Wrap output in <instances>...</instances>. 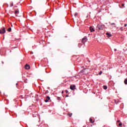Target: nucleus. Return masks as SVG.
<instances>
[{"instance_id":"obj_11","label":"nucleus","mask_w":127,"mask_h":127,"mask_svg":"<svg viewBox=\"0 0 127 127\" xmlns=\"http://www.w3.org/2000/svg\"><path fill=\"white\" fill-rule=\"evenodd\" d=\"M18 13H19V11H18V10L15 11V12H14L15 14H17Z\"/></svg>"},{"instance_id":"obj_27","label":"nucleus","mask_w":127,"mask_h":127,"mask_svg":"<svg viewBox=\"0 0 127 127\" xmlns=\"http://www.w3.org/2000/svg\"><path fill=\"white\" fill-rule=\"evenodd\" d=\"M114 51H117V49H115Z\"/></svg>"},{"instance_id":"obj_8","label":"nucleus","mask_w":127,"mask_h":127,"mask_svg":"<svg viewBox=\"0 0 127 127\" xmlns=\"http://www.w3.org/2000/svg\"><path fill=\"white\" fill-rule=\"evenodd\" d=\"M106 35L108 36V38L112 37V34L111 33H107Z\"/></svg>"},{"instance_id":"obj_32","label":"nucleus","mask_w":127,"mask_h":127,"mask_svg":"<svg viewBox=\"0 0 127 127\" xmlns=\"http://www.w3.org/2000/svg\"><path fill=\"white\" fill-rule=\"evenodd\" d=\"M11 26L12 27V25H11Z\"/></svg>"},{"instance_id":"obj_12","label":"nucleus","mask_w":127,"mask_h":127,"mask_svg":"<svg viewBox=\"0 0 127 127\" xmlns=\"http://www.w3.org/2000/svg\"><path fill=\"white\" fill-rule=\"evenodd\" d=\"M124 83H125V85H127V78H126V79L125 80Z\"/></svg>"},{"instance_id":"obj_3","label":"nucleus","mask_w":127,"mask_h":127,"mask_svg":"<svg viewBox=\"0 0 127 127\" xmlns=\"http://www.w3.org/2000/svg\"><path fill=\"white\" fill-rule=\"evenodd\" d=\"M87 41H88V37H84L83 38H82L81 42L83 44H85V43H86V42Z\"/></svg>"},{"instance_id":"obj_28","label":"nucleus","mask_w":127,"mask_h":127,"mask_svg":"<svg viewBox=\"0 0 127 127\" xmlns=\"http://www.w3.org/2000/svg\"><path fill=\"white\" fill-rule=\"evenodd\" d=\"M14 48H12V50H13V49H14Z\"/></svg>"},{"instance_id":"obj_23","label":"nucleus","mask_w":127,"mask_h":127,"mask_svg":"<svg viewBox=\"0 0 127 127\" xmlns=\"http://www.w3.org/2000/svg\"><path fill=\"white\" fill-rule=\"evenodd\" d=\"M120 122H121L120 120H118V121H117V122H118V123H120Z\"/></svg>"},{"instance_id":"obj_19","label":"nucleus","mask_w":127,"mask_h":127,"mask_svg":"<svg viewBox=\"0 0 127 127\" xmlns=\"http://www.w3.org/2000/svg\"><path fill=\"white\" fill-rule=\"evenodd\" d=\"M123 125V124L122 123H120V124H119V126L120 127H121V126H122Z\"/></svg>"},{"instance_id":"obj_17","label":"nucleus","mask_w":127,"mask_h":127,"mask_svg":"<svg viewBox=\"0 0 127 127\" xmlns=\"http://www.w3.org/2000/svg\"><path fill=\"white\" fill-rule=\"evenodd\" d=\"M77 15H78V13H75L74 16H77Z\"/></svg>"},{"instance_id":"obj_13","label":"nucleus","mask_w":127,"mask_h":127,"mask_svg":"<svg viewBox=\"0 0 127 127\" xmlns=\"http://www.w3.org/2000/svg\"><path fill=\"white\" fill-rule=\"evenodd\" d=\"M7 31H8V32H10V31H11V28H9L7 29Z\"/></svg>"},{"instance_id":"obj_7","label":"nucleus","mask_w":127,"mask_h":127,"mask_svg":"<svg viewBox=\"0 0 127 127\" xmlns=\"http://www.w3.org/2000/svg\"><path fill=\"white\" fill-rule=\"evenodd\" d=\"M50 100V97L47 96V99L45 100V103H48V101Z\"/></svg>"},{"instance_id":"obj_9","label":"nucleus","mask_w":127,"mask_h":127,"mask_svg":"<svg viewBox=\"0 0 127 127\" xmlns=\"http://www.w3.org/2000/svg\"><path fill=\"white\" fill-rule=\"evenodd\" d=\"M89 122H90L91 124H94L95 123V121H93V119H92V118H90Z\"/></svg>"},{"instance_id":"obj_20","label":"nucleus","mask_w":127,"mask_h":127,"mask_svg":"<svg viewBox=\"0 0 127 127\" xmlns=\"http://www.w3.org/2000/svg\"><path fill=\"white\" fill-rule=\"evenodd\" d=\"M60 99H61V98H60V97H59L57 98V100H58L59 101H60Z\"/></svg>"},{"instance_id":"obj_16","label":"nucleus","mask_w":127,"mask_h":127,"mask_svg":"<svg viewBox=\"0 0 127 127\" xmlns=\"http://www.w3.org/2000/svg\"><path fill=\"white\" fill-rule=\"evenodd\" d=\"M10 6H11V7L13 6V2L11 3L10 4Z\"/></svg>"},{"instance_id":"obj_22","label":"nucleus","mask_w":127,"mask_h":127,"mask_svg":"<svg viewBox=\"0 0 127 127\" xmlns=\"http://www.w3.org/2000/svg\"><path fill=\"white\" fill-rule=\"evenodd\" d=\"M68 90H65V93H66V94L68 93Z\"/></svg>"},{"instance_id":"obj_24","label":"nucleus","mask_w":127,"mask_h":127,"mask_svg":"<svg viewBox=\"0 0 127 127\" xmlns=\"http://www.w3.org/2000/svg\"><path fill=\"white\" fill-rule=\"evenodd\" d=\"M127 24H125L124 25V26H125V27H127Z\"/></svg>"},{"instance_id":"obj_15","label":"nucleus","mask_w":127,"mask_h":127,"mask_svg":"<svg viewBox=\"0 0 127 127\" xmlns=\"http://www.w3.org/2000/svg\"><path fill=\"white\" fill-rule=\"evenodd\" d=\"M102 73H103V71L102 70H101L100 71V72L99 73V75H102Z\"/></svg>"},{"instance_id":"obj_14","label":"nucleus","mask_w":127,"mask_h":127,"mask_svg":"<svg viewBox=\"0 0 127 127\" xmlns=\"http://www.w3.org/2000/svg\"><path fill=\"white\" fill-rule=\"evenodd\" d=\"M72 113H68V115L69 116V117H72Z\"/></svg>"},{"instance_id":"obj_18","label":"nucleus","mask_w":127,"mask_h":127,"mask_svg":"<svg viewBox=\"0 0 127 127\" xmlns=\"http://www.w3.org/2000/svg\"><path fill=\"white\" fill-rule=\"evenodd\" d=\"M111 25H116V24L115 23H111Z\"/></svg>"},{"instance_id":"obj_29","label":"nucleus","mask_w":127,"mask_h":127,"mask_svg":"<svg viewBox=\"0 0 127 127\" xmlns=\"http://www.w3.org/2000/svg\"><path fill=\"white\" fill-rule=\"evenodd\" d=\"M2 64H4V63L3 62H2Z\"/></svg>"},{"instance_id":"obj_26","label":"nucleus","mask_w":127,"mask_h":127,"mask_svg":"<svg viewBox=\"0 0 127 127\" xmlns=\"http://www.w3.org/2000/svg\"><path fill=\"white\" fill-rule=\"evenodd\" d=\"M66 98H67V97H69V95H67L65 96Z\"/></svg>"},{"instance_id":"obj_10","label":"nucleus","mask_w":127,"mask_h":127,"mask_svg":"<svg viewBox=\"0 0 127 127\" xmlns=\"http://www.w3.org/2000/svg\"><path fill=\"white\" fill-rule=\"evenodd\" d=\"M103 89L104 90H107V89H108V86H107L106 85L103 86Z\"/></svg>"},{"instance_id":"obj_4","label":"nucleus","mask_w":127,"mask_h":127,"mask_svg":"<svg viewBox=\"0 0 127 127\" xmlns=\"http://www.w3.org/2000/svg\"><path fill=\"white\" fill-rule=\"evenodd\" d=\"M70 90L74 91V90H76V85H71L70 86Z\"/></svg>"},{"instance_id":"obj_30","label":"nucleus","mask_w":127,"mask_h":127,"mask_svg":"<svg viewBox=\"0 0 127 127\" xmlns=\"http://www.w3.org/2000/svg\"><path fill=\"white\" fill-rule=\"evenodd\" d=\"M15 7H17V6H15Z\"/></svg>"},{"instance_id":"obj_6","label":"nucleus","mask_w":127,"mask_h":127,"mask_svg":"<svg viewBox=\"0 0 127 127\" xmlns=\"http://www.w3.org/2000/svg\"><path fill=\"white\" fill-rule=\"evenodd\" d=\"M89 29L91 32H94L95 31V29L92 26L90 27Z\"/></svg>"},{"instance_id":"obj_31","label":"nucleus","mask_w":127,"mask_h":127,"mask_svg":"<svg viewBox=\"0 0 127 127\" xmlns=\"http://www.w3.org/2000/svg\"><path fill=\"white\" fill-rule=\"evenodd\" d=\"M16 85H18V84H17V83H16Z\"/></svg>"},{"instance_id":"obj_25","label":"nucleus","mask_w":127,"mask_h":127,"mask_svg":"<svg viewBox=\"0 0 127 127\" xmlns=\"http://www.w3.org/2000/svg\"><path fill=\"white\" fill-rule=\"evenodd\" d=\"M64 91L63 90V91H62V94H64Z\"/></svg>"},{"instance_id":"obj_21","label":"nucleus","mask_w":127,"mask_h":127,"mask_svg":"<svg viewBox=\"0 0 127 127\" xmlns=\"http://www.w3.org/2000/svg\"><path fill=\"white\" fill-rule=\"evenodd\" d=\"M122 6H123V7H125V4H122Z\"/></svg>"},{"instance_id":"obj_2","label":"nucleus","mask_w":127,"mask_h":127,"mask_svg":"<svg viewBox=\"0 0 127 127\" xmlns=\"http://www.w3.org/2000/svg\"><path fill=\"white\" fill-rule=\"evenodd\" d=\"M5 32V28H4V27H2L1 29L0 30V34H4Z\"/></svg>"},{"instance_id":"obj_5","label":"nucleus","mask_w":127,"mask_h":127,"mask_svg":"<svg viewBox=\"0 0 127 127\" xmlns=\"http://www.w3.org/2000/svg\"><path fill=\"white\" fill-rule=\"evenodd\" d=\"M25 68H26V69L27 70H29V69H30V66H29V65H28V64H26L25 65Z\"/></svg>"},{"instance_id":"obj_1","label":"nucleus","mask_w":127,"mask_h":127,"mask_svg":"<svg viewBox=\"0 0 127 127\" xmlns=\"http://www.w3.org/2000/svg\"><path fill=\"white\" fill-rule=\"evenodd\" d=\"M97 28H98L99 30H103L104 28H105V25L102 24H99L97 26Z\"/></svg>"}]
</instances>
